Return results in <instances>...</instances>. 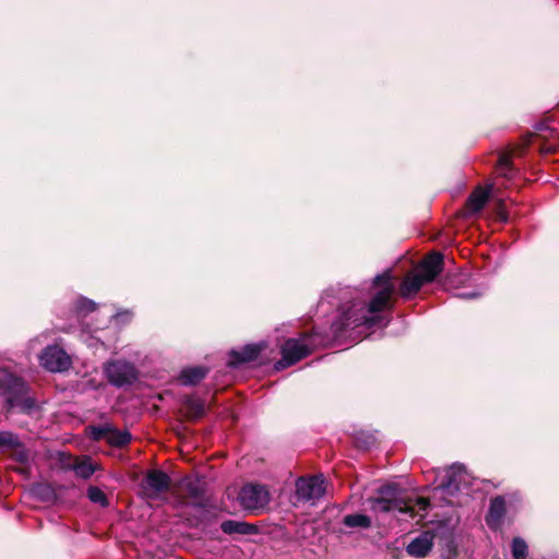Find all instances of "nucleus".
Returning <instances> with one entry per match:
<instances>
[{
	"mask_svg": "<svg viewBox=\"0 0 559 559\" xmlns=\"http://www.w3.org/2000/svg\"><path fill=\"white\" fill-rule=\"evenodd\" d=\"M0 390L4 395L7 414L35 416L40 412L37 400L31 394V388L23 379L7 373L0 378Z\"/></svg>",
	"mask_w": 559,
	"mask_h": 559,
	"instance_id": "obj_1",
	"label": "nucleus"
},
{
	"mask_svg": "<svg viewBox=\"0 0 559 559\" xmlns=\"http://www.w3.org/2000/svg\"><path fill=\"white\" fill-rule=\"evenodd\" d=\"M371 510L389 513L397 511L414 519L413 500L407 498L405 491L396 484H385L377 489V496L369 498Z\"/></svg>",
	"mask_w": 559,
	"mask_h": 559,
	"instance_id": "obj_2",
	"label": "nucleus"
},
{
	"mask_svg": "<svg viewBox=\"0 0 559 559\" xmlns=\"http://www.w3.org/2000/svg\"><path fill=\"white\" fill-rule=\"evenodd\" d=\"M371 289H374L376 292L369 302L365 305V308L370 316L381 318V325H386L389 320L383 323L385 319L383 312L386 310L392 311L395 305V300L393 298L395 285L393 282L392 271L388 269L383 273L378 274L372 281Z\"/></svg>",
	"mask_w": 559,
	"mask_h": 559,
	"instance_id": "obj_3",
	"label": "nucleus"
},
{
	"mask_svg": "<svg viewBox=\"0 0 559 559\" xmlns=\"http://www.w3.org/2000/svg\"><path fill=\"white\" fill-rule=\"evenodd\" d=\"M368 329L380 326L381 318L370 316L364 305H352L343 310L338 318L332 322L331 331L334 337H341L347 330H354L358 326Z\"/></svg>",
	"mask_w": 559,
	"mask_h": 559,
	"instance_id": "obj_4",
	"label": "nucleus"
},
{
	"mask_svg": "<svg viewBox=\"0 0 559 559\" xmlns=\"http://www.w3.org/2000/svg\"><path fill=\"white\" fill-rule=\"evenodd\" d=\"M314 335V332L304 333L302 341L305 343L297 338H287L281 347L282 358L274 364V368L278 371L283 370L311 355L317 347V344L312 342Z\"/></svg>",
	"mask_w": 559,
	"mask_h": 559,
	"instance_id": "obj_5",
	"label": "nucleus"
},
{
	"mask_svg": "<svg viewBox=\"0 0 559 559\" xmlns=\"http://www.w3.org/2000/svg\"><path fill=\"white\" fill-rule=\"evenodd\" d=\"M178 490L183 502L188 506L202 509L210 506L206 484L198 477H183L178 485Z\"/></svg>",
	"mask_w": 559,
	"mask_h": 559,
	"instance_id": "obj_6",
	"label": "nucleus"
},
{
	"mask_svg": "<svg viewBox=\"0 0 559 559\" xmlns=\"http://www.w3.org/2000/svg\"><path fill=\"white\" fill-rule=\"evenodd\" d=\"M240 506L254 514H259L270 503V492L260 484L245 485L238 495Z\"/></svg>",
	"mask_w": 559,
	"mask_h": 559,
	"instance_id": "obj_7",
	"label": "nucleus"
},
{
	"mask_svg": "<svg viewBox=\"0 0 559 559\" xmlns=\"http://www.w3.org/2000/svg\"><path fill=\"white\" fill-rule=\"evenodd\" d=\"M104 372L108 382L116 388L132 385L138 380V370L131 362L124 360L106 362Z\"/></svg>",
	"mask_w": 559,
	"mask_h": 559,
	"instance_id": "obj_8",
	"label": "nucleus"
},
{
	"mask_svg": "<svg viewBox=\"0 0 559 559\" xmlns=\"http://www.w3.org/2000/svg\"><path fill=\"white\" fill-rule=\"evenodd\" d=\"M170 476L158 468L148 469L140 483L142 496L147 499H156L170 490Z\"/></svg>",
	"mask_w": 559,
	"mask_h": 559,
	"instance_id": "obj_9",
	"label": "nucleus"
},
{
	"mask_svg": "<svg viewBox=\"0 0 559 559\" xmlns=\"http://www.w3.org/2000/svg\"><path fill=\"white\" fill-rule=\"evenodd\" d=\"M296 498L298 501L309 502L320 499L325 493L324 478L322 475L299 477L295 483Z\"/></svg>",
	"mask_w": 559,
	"mask_h": 559,
	"instance_id": "obj_10",
	"label": "nucleus"
},
{
	"mask_svg": "<svg viewBox=\"0 0 559 559\" xmlns=\"http://www.w3.org/2000/svg\"><path fill=\"white\" fill-rule=\"evenodd\" d=\"M40 365L50 372H62L71 366L67 352L58 345L45 347L39 356Z\"/></svg>",
	"mask_w": 559,
	"mask_h": 559,
	"instance_id": "obj_11",
	"label": "nucleus"
},
{
	"mask_svg": "<svg viewBox=\"0 0 559 559\" xmlns=\"http://www.w3.org/2000/svg\"><path fill=\"white\" fill-rule=\"evenodd\" d=\"M492 186L483 188L476 187L467 197L463 209L459 210L456 216L460 218H467L474 214L479 213L487 202L489 201Z\"/></svg>",
	"mask_w": 559,
	"mask_h": 559,
	"instance_id": "obj_12",
	"label": "nucleus"
},
{
	"mask_svg": "<svg viewBox=\"0 0 559 559\" xmlns=\"http://www.w3.org/2000/svg\"><path fill=\"white\" fill-rule=\"evenodd\" d=\"M444 269V255L439 251H431L424 257L417 266V274L428 284L432 283Z\"/></svg>",
	"mask_w": 559,
	"mask_h": 559,
	"instance_id": "obj_13",
	"label": "nucleus"
},
{
	"mask_svg": "<svg viewBox=\"0 0 559 559\" xmlns=\"http://www.w3.org/2000/svg\"><path fill=\"white\" fill-rule=\"evenodd\" d=\"M433 535V545L439 546L441 557L443 559H456L459 552L453 530L440 524L435 527Z\"/></svg>",
	"mask_w": 559,
	"mask_h": 559,
	"instance_id": "obj_14",
	"label": "nucleus"
},
{
	"mask_svg": "<svg viewBox=\"0 0 559 559\" xmlns=\"http://www.w3.org/2000/svg\"><path fill=\"white\" fill-rule=\"evenodd\" d=\"M266 348L264 342L247 344L240 349H231L229 352L228 366L230 368H238L243 364L255 361L261 353Z\"/></svg>",
	"mask_w": 559,
	"mask_h": 559,
	"instance_id": "obj_15",
	"label": "nucleus"
},
{
	"mask_svg": "<svg viewBox=\"0 0 559 559\" xmlns=\"http://www.w3.org/2000/svg\"><path fill=\"white\" fill-rule=\"evenodd\" d=\"M433 530H426L406 546V552L414 558H426L433 547Z\"/></svg>",
	"mask_w": 559,
	"mask_h": 559,
	"instance_id": "obj_16",
	"label": "nucleus"
},
{
	"mask_svg": "<svg viewBox=\"0 0 559 559\" xmlns=\"http://www.w3.org/2000/svg\"><path fill=\"white\" fill-rule=\"evenodd\" d=\"M507 514V502L503 496H496L490 499L489 508L485 516L487 526L497 531L501 527L503 519Z\"/></svg>",
	"mask_w": 559,
	"mask_h": 559,
	"instance_id": "obj_17",
	"label": "nucleus"
},
{
	"mask_svg": "<svg viewBox=\"0 0 559 559\" xmlns=\"http://www.w3.org/2000/svg\"><path fill=\"white\" fill-rule=\"evenodd\" d=\"M221 530L227 535H254L259 532L255 524L235 520L222 522Z\"/></svg>",
	"mask_w": 559,
	"mask_h": 559,
	"instance_id": "obj_18",
	"label": "nucleus"
},
{
	"mask_svg": "<svg viewBox=\"0 0 559 559\" xmlns=\"http://www.w3.org/2000/svg\"><path fill=\"white\" fill-rule=\"evenodd\" d=\"M425 284L427 283L417 273L408 274L402 281L399 293L404 299H409L415 296Z\"/></svg>",
	"mask_w": 559,
	"mask_h": 559,
	"instance_id": "obj_19",
	"label": "nucleus"
},
{
	"mask_svg": "<svg viewBox=\"0 0 559 559\" xmlns=\"http://www.w3.org/2000/svg\"><path fill=\"white\" fill-rule=\"evenodd\" d=\"M185 417L190 421H195L204 416L205 404L204 401L194 396H187L183 400Z\"/></svg>",
	"mask_w": 559,
	"mask_h": 559,
	"instance_id": "obj_20",
	"label": "nucleus"
},
{
	"mask_svg": "<svg viewBox=\"0 0 559 559\" xmlns=\"http://www.w3.org/2000/svg\"><path fill=\"white\" fill-rule=\"evenodd\" d=\"M210 369L204 366H194L183 369L179 380L183 385H197L207 376Z\"/></svg>",
	"mask_w": 559,
	"mask_h": 559,
	"instance_id": "obj_21",
	"label": "nucleus"
},
{
	"mask_svg": "<svg viewBox=\"0 0 559 559\" xmlns=\"http://www.w3.org/2000/svg\"><path fill=\"white\" fill-rule=\"evenodd\" d=\"M342 523L348 528L368 530L372 526L371 518L361 513L347 514L343 518Z\"/></svg>",
	"mask_w": 559,
	"mask_h": 559,
	"instance_id": "obj_22",
	"label": "nucleus"
},
{
	"mask_svg": "<svg viewBox=\"0 0 559 559\" xmlns=\"http://www.w3.org/2000/svg\"><path fill=\"white\" fill-rule=\"evenodd\" d=\"M11 457L22 464V467L16 468V471L21 474H25L29 472L28 466H26L29 462V451L25 448L23 442H19V445L12 448L10 450Z\"/></svg>",
	"mask_w": 559,
	"mask_h": 559,
	"instance_id": "obj_23",
	"label": "nucleus"
},
{
	"mask_svg": "<svg viewBox=\"0 0 559 559\" xmlns=\"http://www.w3.org/2000/svg\"><path fill=\"white\" fill-rule=\"evenodd\" d=\"M131 440L132 436L128 430H119L111 427L107 443L115 448H124Z\"/></svg>",
	"mask_w": 559,
	"mask_h": 559,
	"instance_id": "obj_24",
	"label": "nucleus"
},
{
	"mask_svg": "<svg viewBox=\"0 0 559 559\" xmlns=\"http://www.w3.org/2000/svg\"><path fill=\"white\" fill-rule=\"evenodd\" d=\"M497 171L500 176L511 179L515 173V168L513 167L511 160V153H502L500 154L497 162Z\"/></svg>",
	"mask_w": 559,
	"mask_h": 559,
	"instance_id": "obj_25",
	"label": "nucleus"
},
{
	"mask_svg": "<svg viewBox=\"0 0 559 559\" xmlns=\"http://www.w3.org/2000/svg\"><path fill=\"white\" fill-rule=\"evenodd\" d=\"M87 498L93 503H97V504H99L102 507H108L109 506V500H108L106 493L99 487L90 486L87 488Z\"/></svg>",
	"mask_w": 559,
	"mask_h": 559,
	"instance_id": "obj_26",
	"label": "nucleus"
},
{
	"mask_svg": "<svg viewBox=\"0 0 559 559\" xmlns=\"http://www.w3.org/2000/svg\"><path fill=\"white\" fill-rule=\"evenodd\" d=\"M527 544L521 537H514L512 539L511 550L514 559H526L527 558Z\"/></svg>",
	"mask_w": 559,
	"mask_h": 559,
	"instance_id": "obj_27",
	"label": "nucleus"
},
{
	"mask_svg": "<svg viewBox=\"0 0 559 559\" xmlns=\"http://www.w3.org/2000/svg\"><path fill=\"white\" fill-rule=\"evenodd\" d=\"M20 438L11 431H0V448L10 451L12 448L19 445Z\"/></svg>",
	"mask_w": 559,
	"mask_h": 559,
	"instance_id": "obj_28",
	"label": "nucleus"
},
{
	"mask_svg": "<svg viewBox=\"0 0 559 559\" xmlns=\"http://www.w3.org/2000/svg\"><path fill=\"white\" fill-rule=\"evenodd\" d=\"M74 471L78 476L83 479H87L94 474L95 467L88 460H85L76 463L74 465Z\"/></svg>",
	"mask_w": 559,
	"mask_h": 559,
	"instance_id": "obj_29",
	"label": "nucleus"
},
{
	"mask_svg": "<svg viewBox=\"0 0 559 559\" xmlns=\"http://www.w3.org/2000/svg\"><path fill=\"white\" fill-rule=\"evenodd\" d=\"M91 438L94 441L108 440L111 426H91Z\"/></svg>",
	"mask_w": 559,
	"mask_h": 559,
	"instance_id": "obj_30",
	"label": "nucleus"
},
{
	"mask_svg": "<svg viewBox=\"0 0 559 559\" xmlns=\"http://www.w3.org/2000/svg\"><path fill=\"white\" fill-rule=\"evenodd\" d=\"M75 310L79 312V313H83V314H88L93 311L96 310V304L91 300V299H87L85 297H82L80 299L76 300L75 302Z\"/></svg>",
	"mask_w": 559,
	"mask_h": 559,
	"instance_id": "obj_31",
	"label": "nucleus"
},
{
	"mask_svg": "<svg viewBox=\"0 0 559 559\" xmlns=\"http://www.w3.org/2000/svg\"><path fill=\"white\" fill-rule=\"evenodd\" d=\"M453 486L455 487V489L459 488L457 485H456V474H455V472L448 473L445 475V477L443 478V480L441 481L439 487L442 490H448V491L451 492V488Z\"/></svg>",
	"mask_w": 559,
	"mask_h": 559,
	"instance_id": "obj_32",
	"label": "nucleus"
},
{
	"mask_svg": "<svg viewBox=\"0 0 559 559\" xmlns=\"http://www.w3.org/2000/svg\"><path fill=\"white\" fill-rule=\"evenodd\" d=\"M413 500L414 511L416 512V515L418 514V511H426L429 506L430 501L428 498L425 497H408Z\"/></svg>",
	"mask_w": 559,
	"mask_h": 559,
	"instance_id": "obj_33",
	"label": "nucleus"
},
{
	"mask_svg": "<svg viewBox=\"0 0 559 559\" xmlns=\"http://www.w3.org/2000/svg\"><path fill=\"white\" fill-rule=\"evenodd\" d=\"M552 120L554 119L551 116H547L543 120H540L539 122L536 123L535 129L539 132L545 131V132H549V133H555L556 129H554L549 126V123L552 122Z\"/></svg>",
	"mask_w": 559,
	"mask_h": 559,
	"instance_id": "obj_34",
	"label": "nucleus"
},
{
	"mask_svg": "<svg viewBox=\"0 0 559 559\" xmlns=\"http://www.w3.org/2000/svg\"><path fill=\"white\" fill-rule=\"evenodd\" d=\"M497 214L499 216V218L503 222H507L508 221V214H507V211H506V203L503 200H499L497 202Z\"/></svg>",
	"mask_w": 559,
	"mask_h": 559,
	"instance_id": "obj_35",
	"label": "nucleus"
},
{
	"mask_svg": "<svg viewBox=\"0 0 559 559\" xmlns=\"http://www.w3.org/2000/svg\"><path fill=\"white\" fill-rule=\"evenodd\" d=\"M478 296H479V294L476 292H472V293L462 295V297H464V298H476Z\"/></svg>",
	"mask_w": 559,
	"mask_h": 559,
	"instance_id": "obj_36",
	"label": "nucleus"
},
{
	"mask_svg": "<svg viewBox=\"0 0 559 559\" xmlns=\"http://www.w3.org/2000/svg\"><path fill=\"white\" fill-rule=\"evenodd\" d=\"M316 333V335L313 336L312 338V342L316 343L318 345V343L314 341V338L319 335L318 332L316 330H312L310 333ZM319 344H322V341H319Z\"/></svg>",
	"mask_w": 559,
	"mask_h": 559,
	"instance_id": "obj_37",
	"label": "nucleus"
}]
</instances>
